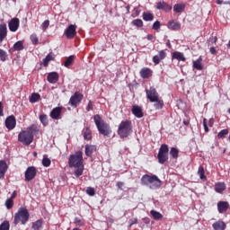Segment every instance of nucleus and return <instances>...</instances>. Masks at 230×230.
I'll use <instances>...</instances> for the list:
<instances>
[{
	"mask_svg": "<svg viewBox=\"0 0 230 230\" xmlns=\"http://www.w3.org/2000/svg\"><path fill=\"white\" fill-rule=\"evenodd\" d=\"M185 8H186L185 4H176L173 6V12H175V13H182Z\"/></svg>",
	"mask_w": 230,
	"mask_h": 230,
	"instance_id": "a878e982",
	"label": "nucleus"
},
{
	"mask_svg": "<svg viewBox=\"0 0 230 230\" xmlns=\"http://www.w3.org/2000/svg\"><path fill=\"white\" fill-rule=\"evenodd\" d=\"M14 51H22L24 49V43L22 40H19L13 44Z\"/></svg>",
	"mask_w": 230,
	"mask_h": 230,
	"instance_id": "2f4dec72",
	"label": "nucleus"
},
{
	"mask_svg": "<svg viewBox=\"0 0 230 230\" xmlns=\"http://www.w3.org/2000/svg\"><path fill=\"white\" fill-rule=\"evenodd\" d=\"M39 100H40V94L34 93L31 94V98H30V102L31 103H37V102H39Z\"/></svg>",
	"mask_w": 230,
	"mask_h": 230,
	"instance_id": "c9c22d12",
	"label": "nucleus"
},
{
	"mask_svg": "<svg viewBox=\"0 0 230 230\" xmlns=\"http://www.w3.org/2000/svg\"><path fill=\"white\" fill-rule=\"evenodd\" d=\"M76 29V25H73V24H70L67 28H66V30H75Z\"/></svg>",
	"mask_w": 230,
	"mask_h": 230,
	"instance_id": "0e129e2a",
	"label": "nucleus"
},
{
	"mask_svg": "<svg viewBox=\"0 0 230 230\" xmlns=\"http://www.w3.org/2000/svg\"><path fill=\"white\" fill-rule=\"evenodd\" d=\"M94 152H96V146H93L89 144L85 145L84 154L87 157H91L93 154H94Z\"/></svg>",
	"mask_w": 230,
	"mask_h": 230,
	"instance_id": "4be33fe9",
	"label": "nucleus"
},
{
	"mask_svg": "<svg viewBox=\"0 0 230 230\" xmlns=\"http://www.w3.org/2000/svg\"><path fill=\"white\" fill-rule=\"evenodd\" d=\"M31 40L32 44H34V46H37V44H39V38L35 34L31 35Z\"/></svg>",
	"mask_w": 230,
	"mask_h": 230,
	"instance_id": "864d4df0",
	"label": "nucleus"
},
{
	"mask_svg": "<svg viewBox=\"0 0 230 230\" xmlns=\"http://www.w3.org/2000/svg\"><path fill=\"white\" fill-rule=\"evenodd\" d=\"M16 125H17V120L15 119V116L11 115L5 119V127L7 129L13 130Z\"/></svg>",
	"mask_w": 230,
	"mask_h": 230,
	"instance_id": "f8f14e48",
	"label": "nucleus"
},
{
	"mask_svg": "<svg viewBox=\"0 0 230 230\" xmlns=\"http://www.w3.org/2000/svg\"><path fill=\"white\" fill-rule=\"evenodd\" d=\"M64 107H56L50 111V118L52 119H62V111H64Z\"/></svg>",
	"mask_w": 230,
	"mask_h": 230,
	"instance_id": "9b49d317",
	"label": "nucleus"
},
{
	"mask_svg": "<svg viewBox=\"0 0 230 230\" xmlns=\"http://www.w3.org/2000/svg\"><path fill=\"white\" fill-rule=\"evenodd\" d=\"M131 112L136 118H143L144 113H143V109L140 106L137 105H133Z\"/></svg>",
	"mask_w": 230,
	"mask_h": 230,
	"instance_id": "f3484780",
	"label": "nucleus"
},
{
	"mask_svg": "<svg viewBox=\"0 0 230 230\" xmlns=\"http://www.w3.org/2000/svg\"><path fill=\"white\" fill-rule=\"evenodd\" d=\"M198 175L199 176V179H201V181H206V179H208V177H206V171L204 170L203 166L199 167Z\"/></svg>",
	"mask_w": 230,
	"mask_h": 230,
	"instance_id": "473e14b6",
	"label": "nucleus"
},
{
	"mask_svg": "<svg viewBox=\"0 0 230 230\" xmlns=\"http://www.w3.org/2000/svg\"><path fill=\"white\" fill-rule=\"evenodd\" d=\"M227 134H229V129H227V128L222 129L217 134V137H218V139H224V137H226V136H227Z\"/></svg>",
	"mask_w": 230,
	"mask_h": 230,
	"instance_id": "37998d69",
	"label": "nucleus"
},
{
	"mask_svg": "<svg viewBox=\"0 0 230 230\" xmlns=\"http://www.w3.org/2000/svg\"><path fill=\"white\" fill-rule=\"evenodd\" d=\"M74 224L78 226V227H84V226H85V221H84L80 217H75L74 220Z\"/></svg>",
	"mask_w": 230,
	"mask_h": 230,
	"instance_id": "a18cd8bd",
	"label": "nucleus"
},
{
	"mask_svg": "<svg viewBox=\"0 0 230 230\" xmlns=\"http://www.w3.org/2000/svg\"><path fill=\"white\" fill-rule=\"evenodd\" d=\"M65 35L66 39H75L76 36V30H66Z\"/></svg>",
	"mask_w": 230,
	"mask_h": 230,
	"instance_id": "72a5a7b5",
	"label": "nucleus"
},
{
	"mask_svg": "<svg viewBox=\"0 0 230 230\" xmlns=\"http://www.w3.org/2000/svg\"><path fill=\"white\" fill-rule=\"evenodd\" d=\"M146 94L147 100H149L151 103L157 102V99L159 98V93H157V90H155L154 87H150L149 90H146Z\"/></svg>",
	"mask_w": 230,
	"mask_h": 230,
	"instance_id": "1a4fd4ad",
	"label": "nucleus"
},
{
	"mask_svg": "<svg viewBox=\"0 0 230 230\" xmlns=\"http://www.w3.org/2000/svg\"><path fill=\"white\" fill-rule=\"evenodd\" d=\"M167 28H169V30H181V23L175 22V20H170L167 23Z\"/></svg>",
	"mask_w": 230,
	"mask_h": 230,
	"instance_id": "5701e85b",
	"label": "nucleus"
},
{
	"mask_svg": "<svg viewBox=\"0 0 230 230\" xmlns=\"http://www.w3.org/2000/svg\"><path fill=\"white\" fill-rule=\"evenodd\" d=\"M229 209V202L227 201H219L217 202V211L220 214L227 213Z\"/></svg>",
	"mask_w": 230,
	"mask_h": 230,
	"instance_id": "4468645a",
	"label": "nucleus"
},
{
	"mask_svg": "<svg viewBox=\"0 0 230 230\" xmlns=\"http://www.w3.org/2000/svg\"><path fill=\"white\" fill-rule=\"evenodd\" d=\"M123 186H125V183L123 181L117 182V188H119V190H121V188H123Z\"/></svg>",
	"mask_w": 230,
	"mask_h": 230,
	"instance_id": "052dcab7",
	"label": "nucleus"
},
{
	"mask_svg": "<svg viewBox=\"0 0 230 230\" xmlns=\"http://www.w3.org/2000/svg\"><path fill=\"white\" fill-rule=\"evenodd\" d=\"M75 168H76V170L75 171L74 175H75L76 177L84 175V165H80L79 167Z\"/></svg>",
	"mask_w": 230,
	"mask_h": 230,
	"instance_id": "58836bf2",
	"label": "nucleus"
},
{
	"mask_svg": "<svg viewBox=\"0 0 230 230\" xmlns=\"http://www.w3.org/2000/svg\"><path fill=\"white\" fill-rule=\"evenodd\" d=\"M1 116H4V114L3 113V102H0V117Z\"/></svg>",
	"mask_w": 230,
	"mask_h": 230,
	"instance_id": "e2e57ef3",
	"label": "nucleus"
},
{
	"mask_svg": "<svg viewBox=\"0 0 230 230\" xmlns=\"http://www.w3.org/2000/svg\"><path fill=\"white\" fill-rule=\"evenodd\" d=\"M86 193L87 195H90V197H94L96 195V190H94V188L93 187H88L86 189Z\"/></svg>",
	"mask_w": 230,
	"mask_h": 230,
	"instance_id": "3c124183",
	"label": "nucleus"
},
{
	"mask_svg": "<svg viewBox=\"0 0 230 230\" xmlns=\"http://www.w3.org/2000/svg\"><path fill=\"white\" fill-rule=\"evenodd\" d=\"M84 139H85V141H91L93 139V132L89 128H86L84 132Z\"/></svg>",
	"mask_w": 230,
	"mask_h": 230,
	"instance_id": "7c9ffc66",
	"label": "nucleus"
},
{
	"mask_svg": "<svg viewBox=\"0 0 230 230\" xmlns=\"http://www.w3.org/2000/svg\"><path fill=\"white\" fill-rule=\"evenodd\" d=\"M8 170V164L6 162L1 160L0 161V179H4V175Z\"/></svg>",
	"mask_w": 230,
	"mask_h": 230,
	"instance_id": "412c9836",
	"label": "nucleus"
},
{
	"mask_svg": "<svg viewBox=\"0 0 230 230\" xmlns=\"http://www.w3.org/2000/svg\"><path fill=\"white\" fill-rule=\"evenodd\" d=\"M7 58H8V55L6 54V51L0 49V60L2 62H5Z\"/></svg>",
	"mask_w": 230,
	"mask_h": 230,
	"instance_id": "09e8293b",
	"label": "nucleus"
},
{
	"mask_svg": "<svg viewBox=\"0 0 230 230\" xmlns=\"http://www.w3.org/2000/svg\"><path fill=\"white\" fill-rule=\"evenodd\" d=\"M218 40V38L217 36H213V34L208 39V46H217V42Z\"/></svg>",
	"mask_w": 230,
	"mask_h": 230,
	"instance_id": "a19ab883",
	"label": "nucleus"
},
{
	"mask_svg": "<svg viewBox=\"0 0 230 230\" xmlns=\"http://www.w3.org/2000/svg\"><path fill=\"white\" fill-rule=\"evenodd\" d=\"M209 51H210L211 55H217V48L210 47Z\"/></svg>",
	"mask_w": 230,
	"mask_h": 230,
	"instance_id": "bf43d9fd",
	"label": "nucleus"
},
{
	"mask_svg": "<svg viewBox=\"0 0 230 230\" xmlns=\"http://www.w3.org/2000/svg\"><path fill=\"white\" fill-rule=\"evenodd\" d=\"M15 197H17V192L13 191L12 196H11V199H15Z\"/></svg>",
	"mask_w": 230,
	"mask_h": 230,
	"instance_id": "774afa93",
	"label": "nucleus"
},
{
	"mask_svg": "<svg viewBox=\"0 0 230 230\" xmlns=\"http://www.w3.org/2000/svg\"><path fill=\"white\" fill-rule=\"evenodd\" d=\"M132 24L134 26H137V28H141V27H143V20H141V19L133 20Z\"/></svg>",
	"mask_w": 230,
	"mask_h": 230,
	"instance_id": "de8ad7c7",
	"label": "nucleus"
},
{
	"mask_svg": "<svg viewBox=\"0 0 230 230\" xmlns=\"http://www.w3.org/2000/svg\"><path fill=\"white\" fill-rule=\"evenodd\" d=\"M5 206H6L7 209H12V208H13V199H8L5 201Z\"/></svg>",
	"mask_w": 230,
	"mask_h": 230,
	"instance_id": "603ef678",
	"label": "nucleus"
},
{
	"mask_svg": "<svg viewBox=\"0 0 230 230\" xmlns=\"http://www.w3.org/2000/svg\"><path fill=\"white\" fill-rule=\"evenodd\" d=\"M170 155L172 159H177V157H179V149L172 147L170 150Z\"/></svg>",
	"mask_w": 230,
	"mask_h": 230,
	"instance_id": "ea45409f",
	"label": "nucleus"
},
{
	"mask_svg": "<svg viewBox=\"0 0 230 230\" xmlns=\"http://www.w3.org/2000/svg\"><path fill=\"white\" fill-rule=\"evenodd\" d=\"M140 184L142 186H146L149 190H159L163 181L155 174H144L140 179Z\"/></svg>",
	"mask_w": 230,
	"mask_h": 230,
	"instance_id": "f03ea898",
	"label": "nucleus"
},
{
	"mask_svg": "<svg viewBox=\"0 0 230 230\" xmlns=\"http://www.w3.org/2000/svg\"><path fill=\"white\" fill-rule=\"evenodd\" d=\"M166 58V50H160L158 55L153 57V62L155 66L161 64V60H164Z\"/></svg>",
	"mask_w": 230,
	"mask_h": 230,
	"instance_id": "ddd939ff",
	"label": "nucleus"
},
{
	"mask_svg": "<svg viewBox=\"0 0 230 230\" xmlns=\"http://www.w3.org/2000/svg\"><path fill=\"white\" fill-rule=\"evenodd\" d=\"M82 100H84V94H82L80 92H75L69 100V105H71V107H78V105H80V103H82Z\"/></svg>",
	"mask_w": 230,
	"mask_h": 230,
	"instance_id": "6e6552de",
	"label": "nucleus"
},
{
	"mask_svg": "<svg viewBox=\"0 0 230 230\" xmlns=\"http://www.w3.org/2000/svg\"><path fill=\"white\" fill-rule=\"evenodd\" d=\"M159 28H161V22L159 21L155 22L153 24V30H159Z\"/></svg>",
	"mask_w": 230,
	"mask_h": 230,
	"instance_id": "4d7b16f0",
	"label": "nucleus"
},
{
	"mask_svg": "<svg viewBox=\"0 0 230 230\" xmlns=\"http://www.w3.org/2000/svg\"><path fill=\"white\" fill-rule=\"evenodd\" d=\"M146 39H147V40H154V39H155V36H154L153 34H148L146 36Z\"/></svg>",
	"mask_w": 230,
	"mask_h": 230,
	"instance_id": "680f3d73",
	"label": "nucleus"
},
{
	"mask_svg": "<svg viewBox=\"0 0 230 230\" xmlns=\"http://www.w3.org/2000/svg\"><path fill=\"white\" fill-rule=\"evenodd\" d=\"M203 127H204L205 132H209V128L208 127V119H203Z\"/></svg>",
	"mask_w": 230,
	"mask_h": 230,
	"instance_id": "6e6d98bb",
	"label": "nucleus"
},
{
	"mask_svg": "<svg viewBox=\"0 0 230 230\" xmlns=\"http://www.w3.org/2000/svg\"><path fill=\"white\" fill-rule=\"evenodd\" d=\"M0 30H7L6 23L0 24Z\"/></svg>",
	"mask_w": 230,
	"mask_h": 230,
	"instance_id": "69168bd1",
	"label": "nucleus"
},
{
	"mask_svg": "<svg viewBox=\"0 0 230 230\" xmlns=\"http://www.w3.org/2000/svg\"><path fill=\"white\" fill-rule=\"evenodd\" d=\"M0 230H10V222L8 221H4L0 225Z\"/></svg>",
	"mask_w": 230,
	"mask_h": 230,
	"instance_id": "49530a36",
	"label": "nucleus"
},
{
	"mask_svg": "<svg viewBox=\"0 0 230 230\" xmlns=\"http://www.w3.org/2000/svg\"><path fill=\"white\" fill-rule=\"evenodd\" d=\"M215 191H217V193H222L224 191H226V183L224 182H217L215 184Z\"/></svg>",
	"mask_w": 230,
	"mask_h": 230,
	"instance_id": "cd10ccee",
	"label": "nucleus"
},
{
	"mask_svg": "<svg viewBox=\"0 0 230 230\" xmlns=\"http://www.w3.org/2000/svg\"><path fill=\"white\" fill-rule=\"evenodd\" d=\"M142 18L146 22L154 21V13L144 12L142 14Z\"/></svg>",
	"mask_w": 230,
	"mask_h": 230,
	"instance_id": "f704fd0d",
	"label": "nucleus"
},
{
	"mask_svg": "<svg viewBox=\"0 0 230 230\" xmlns=\"http://www.w3.org/2000/svg\"><path fill=\"white\" fill-rule=\"evenodd\" d=\"M150 213L155 220H161V218H163V214L158 211L151 210Z\"/></svg>",
	"mask_w": 230,
	"mask_h": 230,
	"instance_id": "4c0bfd02",
	"label": "nucleus"
},
{
	"mask_svg": "<svg viewBox=\"0 0 230 230\" xmlns=\"http://www.w3.org/2000/svg\"><path fill=\"white\" fill-rule=\"evenodd\" d=\"M30 220V212L26 208H20L18 212L14 215L13 224L17 226V224H22L24 226L26 222Z\"/></svg>",
	"mask_w": 230,
	"mask_h": 230,
	"instance_id": "39448f33",
	"label": "nucleus"
},
{
	"mask_svg": "<svg viewBox=\"0 0 230 230\" xmlns=\"http://www.w3.org/2000/svg\"><path fill=\"white\" fill-rule=\"evenodd\" d=\"M40 123H42L43 127H48V125H49L48 115L41 114L40 116Z\"/></svg>",
	"mask_w": 230,
	"mask_h": 230,
	"instance_id": "e433bc0d",
	"label": "nucleus"
},
{
	"mask_svg": "<svg viewBox=\"0 0 230 230\" xmlns=\"http://www.w3.org/2000/svg\"><path fill=\"white\" fill-rule=\"evenodd\" d=\"M117 132L120 139L128 137L132 134V121L128 119L122 120L119 125Z\"/></svg>",
	"mask_w": 230,
	"mask_h": 230,
	"instance_id": "20e7f679",
	"label": "nucleus"
},
{
	"mask_svg": "<svg viewBox=\"0 0 230 230\" xmlns=\"http://www.w3.org/2000/svg\"><path fill=\"white\" fill-rule=\"evenodd\" d=\"M172 60H179V62H186V58L184 57V53L180 51H174L172 54Z\"/></svg>",
	"mask_w": 230,
	"mask_h": 230,
	"instance_id": "dca6fc26",
	"label": "nucleus"
},
{
	"mask_svg": "<svg viewBox=\"0 0 230 230\" xmlns=\"http://www.w3.org/2000/svg\"><path fill=\"white\" fill-rule=\"evenodd\" d=\"M215 230H226V225L224 221H217L212 225Z\"/></svg>",
	"mask_w": 230,
	"mask_h": 230,
	"instance_id": "393cba45",
	"label": "nucleus"
},
{
	"mask_svg": "<svg viewBox=\"0 0 230 230\" xmlns=\"http://www.w3.org/2000/svg\"><path fill=\"white\" fill-rule=\"evenodd\" d=\"M157 10H164V12H172V5L168 4L166 2H158L156 4Z\"/></svg>",
	"mask_w": 230,
	"mask_h": 230,
	"instance_id": "2eb2a0df",
	"label": "nucleus"
},
{
	"mask_svg": "<svg viewBox=\"0 0 230 230\" xmlns=\"http://www.w3.org/2000/svg\"><path fill=\"white\" fill-rule=\"evenodd\" d=\"M19 24H21L19 18L11 19L8 22L9 30H19Z\"/></svg>",
	"mask_w": 230,
	"mask_h": 230,
	"instance_id": "a211bd4d",
	"label": "nucleus"
},
{
	"mask_svg": "<svg viewBox=\"0 0 230 230\" xmlns=\"http://www.w3.org/2000/svg\"><path fill=\"white\" fill-rule=\"evenodd\" d=\"M42 165L45 166V168H49V166H51V160L46 155L43 156Z\"/></svg>",
	"mask_w": 230,
	"mask_h": 230,
	"instance_id": "c03bdc74",
	"label": "nucleus"
},
{
	"mask_svg": "<svg viewBox=\"0 0 230 230\" xmlns=\"http://www.w3.org/2000/svg\"><path fill=\"white\" fill-rule=\"evenodd\" d=\"M49 27V20H46L42 22L41 24V28L43 30H48V28Z\"/></svg>",
	"mask_w": 230,
	"mask_h": 230,
	"instance_id": "5fc2aeb1",
	"label": "nucleus"
},
{
	"mask_svg": "<svg viewBox=\"0 0 230 230\" xmlns=\"http://www.w3.org/2000/svg\"><path fill=\"white\" fill-rule=\"evenodd\" d=\"M73 62H75V56H70L64 63L65 67H69L70 66H73Z\"/></svg>",
	"mask_w": 230,
	"mask_h": 230,
	"instance_id": "79ce46f5",
	"label": "nucleus"
},
{
	"mask_svg": "<svg viewBox=\"0 0 230 230\" xmlns=\"http://www.w3.org/2000/svg\"><path fill=\"white\" fill-rule=\"evenodd\" d=\"M152 73H153L152 69H150L149 67H144L140 70L139 75L141 78L146 79L152 76Z\"/></svg>",
	"mask_w": 230,
	"mask_h": 230,
	"instance_id": "aec40b11",
	"label": "nucleus"
},
{
	"mask_svg": "<svg viewBox=\"0 0 230 230\" xmlns=\"http://www.w3.org/2000/svg\"><path fill=\"white\" fill-rule=\"evenodd\" d=\"M39 127L36 124H31L30 127L26 128V130L21 131L18 135V141L25 145V146H29L33 143V136L38 134Z\"/></svg>",
	"mask_w": 230,
	"mask_h": 230,
	"instance_id": "f257e3e1",
	"label": "nucleus"
},
{
	"mask_svg": "<svg viewBox=\"0 0 230 230\" xmlns=\"http://www.w3.org/2000/svg\"><path fill=\"white\" fill-rule=\"evenodd\" d=\"M183 125H186V126L190 125V119H183Z\"/></svg>",
	"mask_w": 230,
	"mask_h": 230,
	"instance_id": "338daca9",
	"label": "nucleus"
},
{
	"mask_svg": "<svg viewBox=\"0 0 230 230\" xmlns=\"http://www.w3.org/2000/svg\"><path fill=\"white\" fill-rule=\"evenodd\" d=\"M168 152L170 149L168 148V145L163 144L158 151L157 159L160 164H164L168 161Z\"/></svg>",
	"mask_w": 230,
	"mask_h": 230,
	"instance_id": "0eeeda50",
	"label": "nucleus"
},
{
	"mask_svg": "<svg viewBox=\"0 0 230 230\" xmlns=\"http://www.w3.org/2000/svg\"><path fill=\"white\" fill-rule=\"evenodd\" d=\"M51 60H55V54H53V52H49L46 56V58L43 59L44 67H48V66H49V62H51Z\"/></svg>",
	"mask_w": 230,
	"mask_h": 230,
	"instance_id": "b1692460",
	"label": "nucleus"
},
{
	"mask_svg": "<svg viewBox=\"0 0 230 230\" xmlns=\"http://www.w3.org/2000/svg\"><path fill=\"white\" fill-rule=\"evenodd\" d=\"M153 103L156 111H161V109L164 107V101L161 100L159 97L156 101H154Z\"/></svg>",
	"mask_w": 230,
	"mask_h": 230,
	"instance_id": "bb28decb",
	"label": "nucleus"
},
{
	"mask_svg": "<svg viewBox=\"0 0 230 230\" xmlns=\"http://www.w3.org/2000/svg\"><path fill=\"white\" fill-rule=\"evenodd\" d=\"M193 67L198 71H202L204 66H202V58H199L196 61H193Z\"/></svg>",
	"mask_w": 230,
	"mask_h": 230,
	"instance_id": "c85d7f7f",
	"label": "nucleus"
},
{
	"mask_svg": "<svg viewBox=\"0 0 230 230\" xmlns=\"http://www.w3.org/2000/svg\"><path fill=\"white\" fill-rule=\"evenodd\" d=\"M86 111L87 112H89L90 111H93V102L89 101L88 105L86 107Z\"/></svg>",
	"mask_w": 230,
	"mask_h": 230,
	"instance_id": "13d9d810",
	"label": "nucleus"
},
{
	"mask_svg": "<svg viewBox=\"0 0 230 230\" xmlns=\"http://www.w3.org/2000/svg\"><path fill=\"white\" fill-rule=\"evenodd\" d=\"M58 78L59 75L57 72H51L47 76V80L49 84H57V82H58Z\"/></svg>",
	"mask_w": 230,
	"mask_h": 230,
	"instance_id": "6ab92c4d",
	"label": "nucleus"
},
{
	"mask_svg": "<svg viewBox=\"0 0 230 230\" xmlns=\"http://www.w3.org/2000/svg\"><path fill=\"white\" fill-rule=\"evenodd\" d=\"M42 224H44V221L42 219H38L37 221L32 223V229L33 230H40L42 229Z\"/></svg>",
	"mask_w": 230,
	"mask_h": 230,
	"instance_id": "c756f323",
	"label": "nucleus"
},
{
	"mask_svg": "<svg viewBox=\"0 0 230 230\" xmlns=\"http://www.w3.org/2000/svg\"><path fill=\"white\" fill-rule=\"evenodd\" d=\"M6 35H8V31L6 30H0V43L6 39Z\"/></svg>",
	"mask_w": 230,
	"mask_h": 230,
	"instance_id": "8fccbe9b",
	"label": "nucleus"
},
{
	"mask_svg": "<svg viewBox=\"0 0 230 230\" xmlns=\"http://www.w3.org/2000/svg\"><path fill=\"white\" fill-rule=\"evenodd\" d=\"M37 177V168L35 166H30L25 171V181L26 182H30V181H33Z\"/></svg>",
	"mask_w": 230,
	"mask_h": 230,
	"instance_id": "9d476101",
	"label": "nucleus"
},
{
	"mask_svg": "<svg viewBox=\"0 0 230 230\" xmlns=\"http://www.w3.org/2000/svg\"><path fill=\"white\" fill-rule=\"evenodd\" d=\"M70 168H75L84 165V153L77 151L75 155H71L68 159Z\"/></svg>",
	"mask_w": 230,
	"mask_h": 230,
	"instance_id": "423d86ee",
	"label": "nucleus"
},
{
	"mask_svg": "<svg viewBox=\"0 0 230 230\" xmlns=\"http://www.w3.org/2000/svg\"><path fill=\"white\" fill-rule=\"evenodd\" d=\"M93 121L100 134L105 137L111 136V134L112 133L111 126L108 123H106L105 120L102 119V116H100V114H96L93 116Z\"/></svg>",
	"mask_w": 230,
	"mask_h": 230,
	"instance_id": "7ed1b4c3",
	"label": "nucleus"
}]
</instances>
